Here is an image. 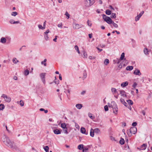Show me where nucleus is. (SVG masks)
Instances as JSON below:
<instances>
[{
	"label": "nucleus",
	"mask_w": 152,
	"mask_h": 152,
	"mask_svg": "<svg viewBox=\"0 0 152 152\" xmlns=\"http://www.w3.org/2000/svg\"><path fill=\"white\" fill-rule=\"evenodd\" d=\"M75 126L77 129H79L80 128V126H79V125L76 122L75 123Z\"/></svg>",
	"instance_id": "nucleus-43"
},
{
	"label": "nucleus",
	"mask_w": 152,
	"mask_h": 152,
	"mask_svg": "<svg viewBox=\"0 0 152 152\" xmlns=\"http://www.w3.org/2000/svg\"><path fill=\"white\" fill-rule=\"evenodd\" d=\"M144 13V12L143 11H142L139 14V15H138L137 16H138L140 18L141 17L143 14Z\"/></svg>",
	"instance_id": "nucleus-46"
},
{
	"label": "nucleus",
	"mask_w": 152,
	"mask_h": 152,
	"mask_svg": "<svg viewBox=\"0 0 152 152\" xmlns=\"http://www.w3.org/2000/svg\"><path fill=\"white\" fill-rule=\"evenodd\" d=\"M111 91L113 95H115L117 93L116 89L115 88H112L111 89Z\"/></svg>",
	"instance_id": "nucleus-18"
},
{
	"label": "nucleus",
	"mask_w": 152,
	"mask_h": 152,
	"mask_svg": "<svg viewBox=\"0 0 152 152\" xmlns=\"http://www.w3.org/2000/svg\"><path fill=\"white\" fill-rule=\"evenodd\" d=\"M83 56H84V57H86V58L87 56V53H85V52H84Z\"/></svg>",
	"instance_id": "nucleus-56"
},
{
	"label": "nucleus",
	"mask_w": 152,
	"mask_h": 152,
	"mask_svg": "<svg viewBox=\"0 0 152 152\" xmlns=\"http://www.w3.org/2000/svg\"><path fill=\"white\" fill-rule=\"evenodd\" d=\"M112 24H113V26L114 27L116 28L118 27V25L117 24L115 23L114 22H113Z\"/></svg>",
	"instance_id": "nucleus-42"
},
{
	"label": "nucleus",
	"mask_w": 152,
	"mask_h": 152,
	"mask_svg": "<svg viewBox=\"0 0 152 152\" xmlns=\"http://www.w3.org/2000/svg\"><path fill=\"white\" fill-rule=\"evenodd\" d=\"M88 116L89 117L92 119H94L95 118L94 115L92 114L91 113H88Z\"/></svg>",
	"instance_id": "nucleus-24"
},
{
	"label": "nucleus",
	"mask_w": 152,
	"mask_h": 152,
	"mask_svg": "<svg viewBox=\"0 0 152 152\" xmlns=\"http://www.w3.org/2000/svg\"><path fill=\"white\" fill-rule=\"evenodd\" d=\"M53 132L55 134H61V131H60L58 129H56L53 130Z\"/></svg>",
	"instance_id": "nucleus-14"
},
{
	"label": "nucleus",
	"mask_w": 152,
	"mask_h": 152,
	"mask_svg": "<svg viewBox=\"0 0 152 152\" xmlns=\"http://www.w3.org/2000/svg\"><path fill=\"white\" fill-rule=\"evenodd\" d=\"M29 73V70L26 69L24 71L23 74L24 75L26 76L28 75Z\"/></svg>",
	"instance_id": "nucleus-22"
},
{
	"label": "nucleus",
	"mask_w": 152,
	"mask_h": 152,
	"mask_svg": "<svg viewBox=\"0 0 152 152\" xmlns=\"http://www.w3.org/2000/svg\"><path fill=\"white\" fill-rule=\"evenodd\" d=\"M13 78L14 80H17L18 79V77L16 76H14Z\"/></svg>",
	"instance_id": "nucleus-57"
},
{
	"label": "nucleus",
	"mask_w": 152,
	"mask_h": 152,
	"mask_svg": "<svg viewBox=\"0 0 152 152\" xmlns=\"http://www.w3.org/2000/svg\"><path fill=\"white\" fill-rule=\"evenodd\" d=\"M137 85V83L134 82V83L133 85L132 86V87H133V88H132V89H135L136 86Z\"/></svg>",
	"instance_id": "nucleus-38"
},
{
	"label": "nucleus",
	"mask_w": 152,
	"mask_h": 152,
	"mask_svg": "<svg viewBox=\"0 0 152 152\" xmlns=\"http://www.w3.org/2000/svg\"><path fill=\"white\" fill-rule=\"evenodd\" d=\"M104 109L105 111H107L108 110V106L106 105L104 106Z\"/></svg>",
	"instance_id": "nucleus-50"
},
{
	"label": "nucleus",
	"mask_w": 152,
	"mask_h": 152,
	"mask_svg": "<svg viewBox=\"0 0 152 152\" xmlns=\"http://www.w3.org/2000/svg\"><path fill=\"white\" fill-rule=\"evenodd\" d=\"M75 49L77 50V53H78L80 54V51L79 49V48L78 47V46L77 45H75Z\"/></svg>",
	"instance_id": "nucleus-32"
},
{
	"label": "nucleus",
	"mask_w": 152,
	"mask_h": 152,
	"mask_svg": "<svg viewBox=\"0 0 152 152\" xmlns=\"http://www.w3.org/2000/svg\"><path fill=\"white\" fill-rule=\"evenodd\" d=\"M133 67L132 66H128L126 67V69L127 70L130 71L133 69Z\"/></svg>",
	"instance_id": "nucleus-25"
},
{
	"label": "nucleus",
	"mask_w": 152,
	"mask_h": 152,
	"mask_svg": "<svg viewBox=\"0 0 152 152\" xmlns=\"http://www.w3.org/2000/svg\"><path fill=\"white\" fill-rule=\"evenodd\" d=\"M111 17L113 18H115L116 17L115 14V13H112L111 14Z\"/></svg>",
	"instance_id": "nucleus-37"
},
{
	"label": "nucleus",
	"mask_w": 152,
	"mask_h": 152,
	"mask_svg": "<svg viewBox=\"0 0 152 152\" xmlns=\"http://www.w3.org/2000/svg\"><path fill=\"white\" fill-rule=\"evenodd\" d=\"M83 145L82 144L80 145H78V149H79V150H81L82 149H83Z\"/></svg>",
	"instance_id": "nucleus-31"
},
{
	"label": "nucleus",
	"mask_w": 152,
	"mask_h": 152,
	"mask_svg": "<svg viewBox=\"0 0 152 152\" xmlns=\"http://www.w3.org/2000/svg\"><path fill=\"white\" fill-rule=\"evenodd\" d=\"M65 15L67 17V19H68L69 18L70 15L69 14V13H68V12L67 11L65 13Z\"/></svg>",
	"instance_id": "nucleus-45"
},
{
	"label": "nucleus",
	"mask_w": 152,
	"mask_h": 152,
	"mask_svg": "<svg viewBox=\"0 0 152 152\" xmlns=\"http://www.w3.org/2000/svg\"><path fill=\"white\" fill-rule=\"evenodd\" d=\"M38 27L39 29H45L44 27L42 26V25L40 24L38 25Z\"/></svg>",
	"instance_id": "nucleus-44"
},
{
	"label": "nucleus",
	"mask_w": 152,
	"mask_h": 152,
	"mask_svg": "<svg viewBox=\"0 0 152 152\" xmlns=\"http://www.w3.org/2000/svg\"><path fill=\"white\" fill-rule=\"evenodd\" d=\"M109 63V61L107 59H106L104 60V64L105 65H107Z\"/></svg>",
	"instance_id": "nucleus-29"
},
{
	"label": "nucleus",
	"mask_w": 152,
	"mask_h": 152,
	"mask_svg": "<svg viewBox=\"0 0 152 152\" xmlns=\"http://www.w3.org/2000/svg\"><path fill=\"white\" fill-rule=\"evenodd\" d=\"M88 150V148H83V152H86Z\"/></svg>",
	"instance_id": "nucleus-49"
},
{
	"label": "nucleus",
	"mask_w": 152,
	"mask_h": 152,
	"mask_svg": "<svg viewBox=\"0 0 152 152\" xmlns=\"http://www.w3.org/2000/svg\"><path fill=\"white\" fill-rule=\"evenodd\" d=\"M18 14V13L16 12H12L11 14L12 16H15Z\"/></svg>",
	"instance_id": "nucleus-36"
},
{
	"label": "nucleus",
	"mask_w": 152,
	"mask_h": 152,
	"mask_svg": "<svg viewBox=\"0 0 152 152\" xmlns=\"http://www.w3.org/2000/svg\"><path fill=\"white\" fill-rule=\"evenodd\" d=\"M94 130L91 128L90 130V135L92 137H93L94 136Z\"/></svg>",
	"instance_id": "nucleus-21"
},
{
	"label": "nucleus",
	"mask_w": 152,
	"mask_h": 152,
	"mask_svg": "<svg viewBox=\"0 0 152 152\" xmlns=\"http://www.w3.org/2000/svg\"><path fill=\"white\" fill-rule=\"evenodd\" d=\"M46 75V73H42L39 75V76L40 77V78L44 85L46 83L45 79V76Z\"/></svg>",
	"instance_id": "nucleus-5"
},
{
	"label": "nucleus",
	"mask_w": 152,
	"mask_h": 152,
	"mask_svg": "<svg viewBox=\"0 0 152 152\" xmlns=\"http://www.w3.org/2000/svg\"><path fill=\"white\" fill-rule=\"evenodd\" d=\"M137 131V129L136 127H131L129 131H128L127 133L129 136H131L130 134L132 133L133 134H135Z\"/></svg>",
	"instance_id": "nucleus-3"
},
{
	"label": "nucleus",
	"mask_w": 152,
	"mask_h": 152,
	"mask_svg": "<svg viewBox=\"0 0 152 152\" xmlns=\"http://www.w3.org/2000/svg\"><path fill=\"white\" fill-rule=\"evenodd\" d=\"M127 102L129 103V104L130 105H132L133 104L132 101L130 99L127 100Z\"/></svg>",
	"instance_id": "nucleus-41"
},
{
	"label": "nucleus",
	"mask_w": 152,
	"mask_h": 152,
	"mask_svg": "<svg viewBox=\"0 0 152 152\" xmlns=\"http://www.w3.org/2000/svg\"><path fill=\"white\" fill-rule=\"evenodd\" d=\"M86 129H85L83 127H82L80 129V132L82 134H87V133H86Z\"/></svg>",
	"instance_id": "nucleus-19"
},
{
	"label": "nucleus",
	"mask_w": 152,
	"mask_h": 152,
	"mask_svg": "<svg viewBox=\"0 0 152 152\" xmlns=\"http://www.w3.org/2000/svg\"><path fill=\"white\" fill-rule=\"evenodd\" d=\"M44 149L45 151L46 152H48L49 149V148L48 146H45L44 147Z\"/></svg>",
	"instance_id": "nucleus-40"
},
{
	"label": "nucleus",
	"mask_w": 152,
	"mask_h": 152,
	"mask_svg": "<svg viewBox=\"0 0 152 152\" xmlns=\"http://www.w3.org/2000/svg\"><path fill=\"white\" fill-rule=\"evenodd\" d=\"M74 29H78L83 27V26L81 24H78L76 23H73L72 25Z\"/></svg>",
	"instance_id": "nucleus-6"
},
{
	"label": "nucleus",
	"mask_w": 152,
	"mask_h": 152,
	"mask_svg": "<svg viewBox=\"0 0 152 152\" xmlns=\"http://www.w3.org/2000/svg\"><path fill=\"white\" fill-rule=\"evenodd\" d=\"M120 93L121 95L123 97H126V94L125 92L123 90H119Z\"/></svg>",
	"instance_id": "nucleus-11"
},
{
	"label": "nucleus",
	"mask_w": 152,
	"mask_h": 152,
	"mask_svg": "<svg viewBox=\"0 0 152 152\" xmlns=\"http://www.w3.org/2000/svg\"><path fill=\"white\" fill-rule=\"evenodd\" d=\"M146 147H147L146 144H143L141 146V149L142 150H144L146 149Z\"/></svg>",
	"instance_id": "nucleus-23"
},
{
	"label": "nucleus",
	"mask_w": 152,
	"mask_h": 152,
	"mask_svg": "<svg viewBox=\"0 0 152 152\" xmlns=\"http://www.w3.org/2000/svg\"><path fill=\"white\" fill-rule=\"evenodd\" d=\"M114 95V97L116 98V99H118V98L119 94H118L117 95H116L115 94Z\"/></svg>",
	"instance_id": "nucleus-62"
},
{
	"label": "nucleus",
	"mask_w": 152,
	"mask_h": 152,
	"mask_svg": "<svg viewBox=\"0 0 152 152\" xmlns=\"http://www.w3.org/2000/svg\"><path fill=\"white\" fill-rule=\"evenodd\" d=\"M59 79L60 80H62V77H61V74H59Z\"/></svg>",
	"instance_id": "nucleus-63"
},
{
	"label": "nucleus",
	"mask_w": 152,
	"mask_h": 152,
	"mask_svg": "<svg viewBox=\"0 0 152 152\" xmlns=\"http://www.w3.org/2000/svg\"><path fill=\"white\" fill-rule=\"evenodd\" d=\"M133 74L134 75H140L141 74L140 70L137 69H135V70L134 71Z\"/></svg>",
	"instance_id": "nucleus-10"
},
{
	"label": "nucleus",
	"mask_w": 152,
	"mask_h": 152,
	"mask_svg": "<svg viewBox=\"0 0 152 152\" xmlns=\"http://www.w3.org/2000/svg\"><path fill=\"white\" fill-rule=\"evenodd\" d=\"M124 53H123L121 56L120 57V59L121 60H123L124 58Z\"/></svg>",
	"instance_id": "nucleus-39"
},
{
	"label": "nucleus",
	"mask_w": 152,
	"mask_h": 152,
	"mask_svg": "<svg viewBox=\"0 0 152 152\" xmlns=\"http://www.w3.org/2000/svg\"><path fill=\"white\" fill-rule=\"evenodd\" d=\"M20 104L21 106H23L24 105V102L23 101L21 100L20 102Z\"/></svg>",
	"instance_id": "nucleus-47"
},
{
	"label": "nucleus",
	"mask_w": 152,
	"mask_h": 152,
	"mask_svg": "<svg viewBox=\"0 0 152 152\" xmlns=\"http://www.w3.org/2000/svg\"><path fill=\"white\" fill-rule=\"evenodd\" d=\"M9 22L11 24H16L19 23H20V21H15L14 20L11 19L10 20Z\"/></svg>",
	"instance_id": "nucleus-12"
},
{
	"label": "nucleus",
	"mask_w": 152,
	"mask_h": 152,
	"mask_svg": "<svg viewBox=\"0 0 152 152\" xmlns=\"http://www.w3.org/2000/svg\"><path fill=\"white\" fill-rule=\"evenodd\" d=\"M61 127L63 129H64L67 128L66 127V124L65 123H62L61 124Z\"/></svg>",
	"instance_id": "nucleus-26"
},
{
	"label": "nucleus",
	"mask_w": 152,
	"mask_h": 152,
	"mask_svg": "<svg viewBox=\"0 0 152 152\" xmlns=\"http://www.w3.org/2000/svg\"><path fill=\"white\" fill-rule=\"evenodd\" d=\"M55 38L53 39V41L55 42H56V39H57V37H58L57 36H55Z\"/></svg>",
	"instance_id": "nucleus-59"
},
{
	"label": "nucleus",
	"mask_w": 152,
	"mask_h": 152,
	"mask_svg": "<svg viewBox=\"0 0 152 152\" xmlns=\"http://www.w3.org/2000/svg\"><path fill=\"white\" fill-rule=\"evenodd\" d=\"M128 82L127 81H126L122 83L121 84V86L123 88L128 86Z\"/></svg>",
	"instance_id": "nucleus-15"
},
{
	"label": "nucleus",
	"mask_w": 152,
	"mask_h": 152,
	"mask_svg": "<svg viewBox=\"0 0 152 152\" xmlns=\"http://www.w3.org/2000/svg\"><path fill=\"white\" fill-rule=\"evenodd\" d=\"M87 23L88 25L89 26H91L92 24L91 23H90V22L89 21V20H88L87 21Z\"/></svg>",
	"instance_id": "nucleus-51"
},
{
	"label": "nucleus",
	"mask_w": 152,
	"mask_h": 152,
	"mask_svg": "<svg viewBox=\"0 0 152 152\" xmlns=\"http://www.w3.org/2000/svg\"><path fill=\"white\" fill-rule=\"evenodd\" d=\"M137 125V123L136 122H134L132 124V126H135Z\"/></svg>",
	"instance_id": "nucleus-54"
},
{
	"label": "nucleus",
	"mask_w": 152,
	"mask_h": 152,
	"mask_svg": "<svg viewBox=\"0 0 152 152\" xmlns=\"http://www.w3.org/2000/svg\"><path fill=\"white\" fill-rule=\"evenodd\" d=\"M94 132L95 133L99 134L100 133V131L99 129L98 128H96L94 130Z\"/></svg>",
	"instance_id": "nucleus-28"
},
{
	"label": "nucleus",
	"mask_w": 152,
	"mask_h": 152,
	"mask_svg": "<svg viewBox=\"0 0 152 152\" xmlns=\"http://www.w3.org/2000/svg\"><path fill=\"white\" fill-rule=\"evenodd\" d=\"M47 61V59H45L43 61H42L41 62V64H43L45 66H46V63H45Z\"/></svg>",
	"instance_id": "nucleus-27"
},
{
	"label": "nucleus",
	"mask_w": 152,
	"mask_h": 152,
	"mask_svg": "<svg viewBox=\"0 0 152 152\" xmlns=\"http://www.w3.org/2000/svg\"><path fill=\"white\" fill-rule=\"evenodd\" d=\"M142 113L144 115H145V112L144 110H142Z\"/></svg>",
	"instance_id": "nucleus-64"
},
{
	"label": "nucleus",
	"mask_w": 152,
	"mask_h": 152,
	"mask_svg": "<svg viewBox=\"0 0 152 152\" xmlns=\"http://www.w3.org/2000/svg\"><path fill=\"white\" fill-rule=\"evenodd\" d=\"M49 32V30H47L44 33V37L45 39L46 40H48L49 39V37L48 35V33Z\"/></svg>",
	"instance_id": "nucleus-9"
},
{
	"label": "nucleus",
	"mask_w": 152,
	"mask_h": 152,
	"mask_svg": "<svg viewBox=\"0 0 152 152\" xmlns=\"http://www.w3.org/2000/svg\"><path fill=\"white\" fill-rule=\"evenodd\" d=\"M102 17L104 20L109 24L112 23L113 22L110 17L107 16L105 15H103Z\"/></svg>",
	"instance_id": "nucleus-4"
},
{
	"label": "nucleus",
	"mask_w": 152,
	"mask_h": 152,
	"mask_svg": "<svg viewBox=\"0 0 152 152\" xmlns=\"http://www.w3.org/2000/svg\"><path fill=\"white\" fill-rule=\"evenodd\" d=\"M140 18L138 16H137L135 18V20L136 21H137L138 20L140 19Z\"/></svg>",
	"instance_id": "nucleus-52"
},
{
	"label": "nucleus",
	"mask_w": 152,
	"mask_h": 152,
	"mask_svg": "<svg viewBox=\"0 0 152 152\" xmlns=\"http://www.w3.org/2000/svg\"><path fill=\"white\" fill-rule=\"evenodd\" d=\"M119 143L121 145H123L124 143V140L123 138H121L119 141Z\"/></svg>",
	"instance_id": "nucleus-33"
},
{
	"label": "nucleus",
	"mask_w": 152,
	"mask_h": 152,
	"mask_svg": "<svg viewBox=\"0 0 152 152\" xmlns=\"http://www.w3.org/2000/svg\"><path fill=\"white\" fill-rule=\"evenodd\" d=\"M0 42L1 43L4 44L7 42V39L5 37H2L0 39Z\"/></svg>",
	"instance_id": "nucleus-13"
},
{
	"label": "nucleus",
	"mask_w": 152,
	"mask_h": 152,
	"mask_svg": "<svg viewBox=\"0 0 152 152\" xmlns=\"http://www.w3.org/2000/svg\"><path fill=\"white\" fill-rule=\"evenodd\" d=\"M111 106L113 108V113L117 114L118 111V108L117 104L115 102L113 101L111 102Z\"/></svg>",
	"instance_id": "nucleus-2"
},
{
	"label": "nucleus",
	"mask_w": 152,
	"mask_h": 152,
	"mask_svg": "<svg viewBox=\"0 0 152 152\" xmlns=\"http://www.w3.org/2000/svg\"><path fill=\"white\" fill-rule=\"evenodd\" d=\"M4 106L3 104H0V110H3L4 108Z\"/></svg>",
	"instance_id": "nucleus-34"
},
{
	"label": "nucleus",
	"mask_w": 152,
	"mask_h": 152,
	"mask_svg": "<svg viewBox=\"0 0 152 152\" xmlns=\"http://www.w3.org/2000/svg\"><path fill=\"white\" fill-rule=\"evenodd\" d=\"M4 144L7 146L13 149H17L18 147L14 143L12 142L6 136L4 135L2 139Z\"/></svg>",
	"instance_id": "nucleus-1"
},
{
	"label": "nucleus",
	"mask_w": 152,
	"mask_h": 152,
	"mask_svg": "<svg viewBox=\"0 0 152 152\" xmlns=\"http://www.w3.org/2000/svg\"><path fill=\"white\" fill-rule=\"evenodd\" d=\"M1 97L3 98L4 100L7 102H10L11 101V98L5 94H2Z\"/></svg>",
	"instance_id": "nucleus-7"
},
{
	"label": "nucleus",
	"mask_w": 152,
	"mask_h": 152,
	"mask_svg": "<svg viewBox=\"0 0 152 152\" xmlns=\"http://www.w3.org/2000/svg\"><path fill=\"white\" fill-rule=\"evenodd\" d=\"M76 107L79 109H80L83 107L82 104H77L75 106Z\"/></svg>",
	"instance_id": "nucleus-20"
},
{
	"label": "nucleus",
	"mask_w": 152,
	"mask_h": 152,
	"mask_svg": "<svg viewBox=\"0 0 152 152\" xmlns=\"http://www.w3.org/2000/svg\"><path fill=\"white\" fill-rule=\"evenodd\" d=\"M144 53L146 55H147L149 54L150 51L148 50L146 48H145L144 50Z\"/></svg>",
	"instance_id": "nucleus-16"
},
{
	"label": "nucleus",
	"mask_w": 152,
	"mask_h": 152,
	"mask_svg": "<svg viewBox=\"0 0 152 152\" xmlns=\"http://www.w3.org/2000/svg\"><path fill=\"white\" fill-rule=\"evenodd\" d=\"M62 23H61L60 24H58V27H60L61 28L62 27Z\"/></svg>",
	"instance_id": "nucleus-58"
},
{
	"label": "nucleus",
	"mask_w": 152,
	"mask_h": 152,
	"mask_svg": "<svg viewBox=\"0 0 152 152\" xmlns=\"http://www.w3.org/2000/svg\"><path fill=\"white\" fill-rule=\"evenodd\" d=\"M63 131L64 133L66 134H68V132L67 131V128L63 129Z\"/></svg>",
	"instance_id": "nucleus-35"
},
{
	"label": "nucleus",
	"mask_w": 152,
	"mask_h": 152,
	"mask_svg": "<svg viewBox=\"0 0 152 152\" xmlns=\"http://www.w3.org/2000/svg\"><path fill=\"white\" fill-rule=\"evenodd\" d=\"M94 0H86L85 4L87 7H90L93 5L94 3Z\"/></svg>",
	"instance_id": "nucleus-8"
},
{
	"label": "nucleus",
	"mask_w": 152,
	"mask_h": 152,
	"mask_svg": "<svg viewBox=\"0 0 152 152\" xmlns=\"http://www.w3.org/2000/svg\"><path fill=\"white\" fill-rule=\"evenodd\" d=\"M120 101H121V102L122 104H124V103H126V102H125L124 99L121 98L120 99Z\"/></svg>",
	"instance_id": "nucleus-48"
},
{
	"label": "nucleus",
	"mask_w": 152,
	"mask_h": 152,
	"mask_svg": "<svg viewBox=\"0 0 152 152\" xmlns=\"http://www.w3.org/2000/svg\"><path fill=\"white\" fill-rule=\"evenodd\" d=\"M109 7L112 10H114V9L111 5H110Z\"/></svg>",
	"instance_id": "nucleus-60"
},
{
	"label": "nucleus",
	"mask_w": 152,
	"mask_h": 152,
	"mask_svg": "<svg viewBox=\"0 0 152 152\" xmlns=\"http://www.w3.org/2000/svg\"><path fill=\"white\" fill-rule=\"evenodd\" d=\"M12 61L13 63L15 64H16L19 62L18 60L16 58H13L12 59Z\"/></svg>",
	"instance_id": "nucleus-17"
},
{
	"label": "nucleus",
	"mask_w": 152,
	"mask_h": 152,
	"mask_svg": "<svg viewBox=\"0 0 152 152\" xmlns=\"http://www.w3.org/2000/svg\"><path fill=\"white\" fill-rule=\"evenodd\" d=\"M87 77V74L86 73H83V77L84 78H86Z\"/></svg>",
	"instance_id": "nucleus-53"
},
{
	"label": "nucleus",
	"mask_w": 152,
	"mask_h": 152,
	"mask_svg": "<svg viewBox=\"0 0 152 152\" xmlns=\"http://www.w3.org/2000/svg\"><path fill=\"white\" fill-rule=\"evenodd\" d=\"M111 11L109 10H107L105 12L106 14L108 15H110L111 14Z\"/></svg>",
	"instance_id": "nucleus-30"
},
{
	"label": "nucleus",
	"mask_w": 152,
	"mask_h": 152,
	"mask_svg": "<svg viewBox=\"0 0 152 152\" xmlns=\"http://www.w3.org/2000/svg\"><path fill=\"white\" fill-rule=\"evenodd\" d=\"M95 57H93L92 56H89V58L90 59H91L93 58H95Z\"/></svg>",
	"instance_id": "nucleus-61"
},
{
	"label": "nucleus",
	"mask_w": 152,
	"mask_h": 152,
	"mask_svg": "<svg viewBox=\"0 0 152 152\" xmlns=\"http://www.w3.org/2000/svg\"><path fill=\"white\" fill-rule=\"evenodd\" d=\"M86 91H83L81 93V94L82 95H84L86 93Z\"/></svg>",
	"instance_id": "nucleus-55"
}]
</instances>
